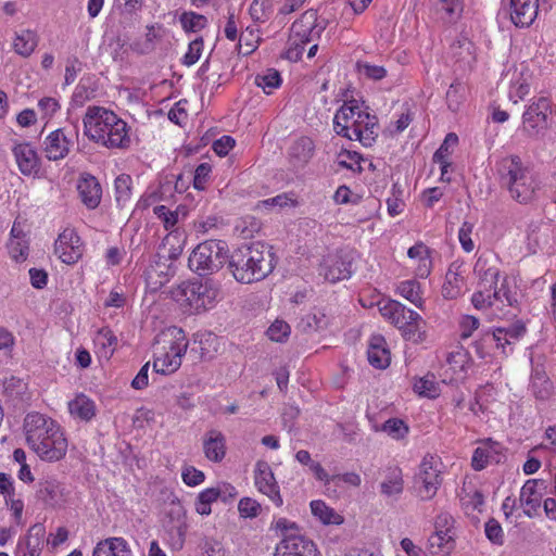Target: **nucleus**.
I'll return each mask as SVG.
<instances>
[{"label":"nucleus","mask_w":556,"mask_h":556,"mask_svg":"<svg viewBox=\"0 0 556 556\" xmlns=\"http://www.w3.org/2000/svg\"><path fill=\"white\" fill-rule=\"evenodd\" d=\"M203 451L205 457L212 462H220L226 454V440L218 430H210L203 439Z\"/></svg>","instance_id":"nucleus-30"},{"label":"nucleus","mask_w":556,"mask_h":556,"mask_svg":"<svg viewBox=\"0 0 556 556\" xmlns=\"http://www.w3.org/2000/svg\"><path fill=\"white\" fill-rule=\"evenodd\" d=\"M219 292L215 280H181L173 298L186 311L199 314L215 306Z\"/></svg>","instance_id":"nucleus-5"},{"label":"nucleus","mask_w":556,"mask_h":556,"mask_svg":"<svg viewBox=\"0 0 556 556\" xmlns=\"http://www.w3.org/2000/svg\"><path fill=\"white\" fill-rule=\"evenodd\" d=\"M249 13L254 22L264 23L273 13L271 3L269 0H253Z\"/></svg>","instance_id":"nucleus-48"},{"label":"nucleus","mask_w":556,"mask_h":556,"mask_svg":"<svg viewBox=\"0 0 556 556\" xmlns=\"http://www.w3.org/2000/svg\"><path fill=\"white\" fill-rule=\"evenodd\" d=\"M511 280H495L488 288L478 290L471 296L473 306L482 309L494 306L502 309L504 306H511L517 303L518 294Z\"/></svg>","instance_id":"nucleus-9"},{"label":"nucleus","mask_w":556,"mask_h":556,"mask_svg":"<svg viewBox=\"0 0 556 556\" xmlns=\"http://www.w3.org/2000/svg\"><path fill=\"white\" fill-rule=\"evenodd\" d=\"M458 142V137L456 134L450 132L446 135L443 143L433 154V162L435 163H445V161H450L451 151L450 148L456 146Z\"/></svg>","instance_id":"nucleus-55"},{"label":"nucleus","mask_w":556,"mask_h":556,"mask_svg":"<svg viewBox=\"0 0 556 556\" xmlns=\"http://www.w3.org/2000/svg\"><path fill=\"white\" fill-rule=\"evenodd\" d=\"M404 491L403 472L400 467H389L383 471L380 493L388 498L397 500Z\"/></svg>","instance_id":"nucleus-25"},{"label":"nucleus","mask_w":556,"mask_h":556,"mask_svg":"<svg viewBox=\"0 0 556 556\" xmlns=\"http://www.w3.org/2000/svg\"><path fill=\"white\" fill-rule=\"evenodd\" d=\"M260 229L261 223L252 216L244 217L241 223L236 226V230L244 239L253 238L254 233L258 232Z\"/></svg>","instance_id":"nucleus-59"},{"label":"nucleus","mask_w":556,"mask_h":556,"mask_svg":"<svg viewBox=\"0 0 556 556\" xmlns=\"http://www.w3.org/2000/svg\"><path fill=\"white\" fill-rule=\"evenodd\" d=\"M254 482L257 490L265 494L276 506L283 504L279 486L270 466L265 462H258L255 466Z\"/></svg>","instance_id":"nucleus-16"},{"label":"nucleus","mask_w":556,"mask_h":556,"mask_svg":"<svg viewBox=\"0 0 556 556\" xmlns=\"http://www.w3.org/2000/svg\"><path fill=\"white\" fill-rule=\"evenodd\" d=\"M311 510L325 525H341L343 522V517L323 501H312Z\"/></svg>","instance_id":"nucleus-39"},{"label":"nucleus","mask_w":556,"mask_h":556,"mask_svg":"<svg viewBox=\"0 0 556 556\" xmlns=\"http://www.w3.org/2000/svg\"><path fill=\"white\" fill-rule=\"evenodd\" d=\"M181 478L187 485L197 486L204 482L205 475L193 466H188L182 469Z\"/></svg>","instance_id":"nucleus-64"},{"label":"nucleus","mask_w":556,"mask_h":556,"mask_svg":"<svg viewBox=\"0 0 556 556\" xmlns=\"http://www.w3.org/2000/svg\"><path fill=\"white\" fill-rule=\"evenodd\" d=\"M414 391L421 396L434 399L439 395V387L433 375H427L417 379L414 383Z\"/></svg>","instance_id":"nucleus-45"},{"label":"nucleus","mask_w":556,"mask_h":556,"mask_svg":"<svg viewBox=\"0 0 556 556\" xmlns=\"http://www.w3.org/2000/svg\"><path fill=\"white\" fill-rule=\"evenodd\" d=\"M8 252L15 262L25 261L28 255V239H9Z\"/></svg>","instance_id":"nucleus-53"},{"label":"nucleus","mask_w":556,"mask_h":556,"mask_svg":"<svg viewBox=\"0 0 556 556\" xmlns=\"http://www.w3.org/2000/svg\"><path fill=\"white\" fill-rule=\"evenodd\" d=\"M92 556H134V553L124 538L112 536L99 541L93 547Z\"/></svg>","instance_id":"nucleus-28"},{"label":"nucleus","mask_w":556,"mask_h":556,"mask_svg":"<svg viewBox=\"0 0 556 556\" xmlns=\"http://www.w3.org/2000/svg\"><path fill=\"white\" fill-rule=\"evenodd\" d=\"M78 137L76 129L66 131L65 128H59L50 132L43 141V152L49 161H60L65 159L71 148L74 146V139Z\"/></svg>","instance_id":"nucleus-13"},{"label":"nucleus","mask_w":556,"mask_h":556,"mask_svg":"<svg viewBox=\"0 0 556 556\" xmlns=\"http://www.w3.org/2000/svg\"><path fill=\"white\" fill-rule=\"evenodd\" d=\"M291 328L285 320L276 319L267 329V336L271 341L285 342L289 338Z\"/></svg>","instance_id":"nucleus-54"},{"label":"nucleus","mask_w":556,"mask_h":556,"mask_svg":"<svg viewBox=\"0 0 556 556\" xmlns=\"http://www.w3.org/2000/svg\"><path fill=\"white\" fill-rule=\"evenodd\" d=\"M464 1L465 0H438L437 9L445 12L451 20H456L463 13Z\"/></svg>","instance_id":"nucleus-58"},{"label":"nucleus","mask_w":556,"mask_h":556,"mask_svg":"<svg viewBox=\"0 0 556 556\" xmlns=\"http://www.w3.org/2000/svg\"><path fill=\"white\" fill-rule=\"evenodd\" d=\"M500 262L495 255L482 254L478 257L473 273L478 278H498Z\"/></svg>","instance_id":"nucleus-36"},{"label":"nucleus","mask_w":556,"mask_h":556,"mask_svg":"<svg viewBox=\"0 0 556 556\" xmlns=\"http://www.w3.org/2000/svg\"><path fill=\"white\" fill-rule=\"evenodd\" d=\"M381 430L394 440L403 439L408 433V427L397 418H390L383 425Z\"/></svg>","instance_id":"nucleus-52"},{"label":"nucleus","mask_w":556,"mask_h":556,"mask_svg":"<svg viewBox=\"0 0 556 556\" xmlns=\"http://www.w3.org/2000/svg\"><path fill=\"white\" fill-rule=\"evenodd\" d=\"M501 11L520 28L532 25L539 12V0H501Z\"/></svg>","instance_id":"nucleus-11"},{"label":"nucleus","mask_w":556,"mask_h":556,"mask_svg":"<svg viewBox=\"0 0 556 556\" xmlns=\"http://www.w3.org/2000/svg\"><path fill=\"white\" fill-rule=\"evenodd\" d=\"M228 257V245L223 240H205L197 245L188 260L191 270L200 277L215 274Z\"/></svg>","instance_id":"nucleus-7"},{"label":"nucleus","mask_w":556,"mask_h":556,"mask_svg":"<svg viewBox=\"0 0 556 556\" xmlns=\"http://www.w3.org/2000/svg\"><path fill=\"white\" fill-rule=\"evenodd\" d=\"M378 307L381 316L396 328L407 324V319L418 317L417 312L406 308L403 304L393 300L381 301L378 303Z\"/></svg>","instance_id":"nucleus-22"},{"label":"nucleus","mask_w":556,"mask_h":556,"mask_svg":"<svg viewBox=\"0 0 556 556\" xmlns=\"http://www.w3.org/2000/svg\"><path fill=\"white\" fill-rule=\"evenodd\" d=\"M153 213L163 223L166 230L169 232L176 231V226L179 223L178 212L172 211L165 205H156Z\"/></svg>","instance_id":"nucleus-47"},{"label":"nucleus","mask_w":556,"mask_h":556,"mask_svg":"<svg viewBox=\"0 0 556 556\" xmlns=\"http://www.w3.org/2000/svg\"><path fill=\"white\" fill-rule=\"evenodd\" d=\"M271 529L281 538L280 542L289 540V538H306L303 535L294 521L280 517L274 519Z\"/></svg>","instance_id":"nucleus-40"},{"label":"nucleus","mask_w":556,"mask_h":556,"mask_svg":"<svg viewBox=\"0 0 556 556\" xmlns=\"http://www.w3.org/2000/svg\"><path fill=\"white\" fill-rule=\"evenodd\" d=\"M539 480H528L520 490L519 501L526 516L532 518L538 515L542 494L538 491Z\"/></svg>","instance_id":"nucleus-26"},{"label":"nucleus","mask_w":556,"mask_h":556,"mask_svg":"<svg viewBox=\"0 0 556 556\" xmlns=\"http://www.w3.org/2000/svg\"><path fill=\"white\" fill-rule=\"evenodd\" d=\"M525 333V324L521 320H516L508 327L495 328L491 339L503 354L508 355L513 351L511 345L519 341Z\"/></svg>","instance_id":"nucleus-19"},{"label":"nucleus","mask_w":556,"mask_h":556,"mask_svg":"<svg viewBox=\"0 0 556 556\" xmlns=\"http://www.w3.org/2000/svg\"><path fill=\"white\" fill-rule=\"evenodd\" d=\"M261 510V504L254 498L242 497L238 503V511L242 518H255Z\"/></svg>","instance_id":"nucleus-57"},{"label":"nucleus","mask_w":556,"mask_h":556,"mask_svg":"<svg viewBox=\"0 0 556 556\" xmlns=\"http://www.w3.org/2000/svg\"><path fill=\"white\" fill-rule=\"evenodd\" d=\"M220 222V218L215 215L199 217L193 222V230L198 237L204 236L211 230L217 229Z\"/></svg>","instance_id":"nucleus-56"},{"label":"nucleus","mask_w":556,"mask_h":556,"mask_svg":"<svg viewBox=\"0 0 556 556\" xmlns=\"http://www.w3.org/2000/svg\"><path fill=\"white\" fill-rule=\"evenodd\" d=\"M505 459L504 446L492 439L479 442L471 457V466L476 471L483 470L489 465L500 464Z\"/></svg>","instance_id":"nucleus-15"},{"label":"nucleus","mask_w":556,"mask_h":556,"mask_svg":"<svg viewBox=\"0 0 556 556\" xmlns=\"http://www.w3.org/2000/svg\"><path fill=\"white\" fill-rule=\"evenodd\" d=\"M83 123L85 135L98 144L109 149H126L130 146L127 123L111 110L88 106Z\"/></svg>","instance_id":"nucleus-2"},{"label":"nucleus","mask_w":556,"mask_h":556,"mask_svg":"<svg viewBox=\"0 0 556 556\" xmlns=\"http://www.w3.org/2000/svg\"><path fill=\"white\" fill-rule=\"evenodd\" d=\"M314 295L312 288L306 285L299 286L294 291L290 293V296L285 303V308L288 311H294L295 306L305 304Z\"/></svg>","instance_id":"nucleus-46"},{"label":"nucleus","mask_w":556,"mask_h":556,"mask_svg":"<svg viewBox=\"0 0 556 556\" xmlns=\"http://www.w3.org/2000/svg\"><path fill=\"white\" fill-rule=\"evenodd\" d=\"M188 346L187 336L179 327L174 326L159 333L154 339V370L162 375L177 371Z\"/></svg>","instance_id":"nucleus-4"},{"label":"nucleus","mask_w":556,"mask_h":556,"mask_svg":"<svg viewBox=\"0 0 556 556\" xmlns=\"http://www.w3.org/2000/svg\"><path fill=\"white\" fill-rule=\"evenodd\" d=\"M407 255L410 258H419L421 266L419 268V278H426L429 275L428 266L430 264L427 257V247L422 243L415 244L408 249Z\"/></svg>","instance_id":"nucleus-51"},{"label":"nucleus","mask_w":556,"mask_h":556,"mask_svg":"<svg viewBox=\"0 0 556 556\" xmlns=\"http://www.w3.org/2000/svg\"><path fill=\"white\" fill-rule=\"evenodd\" d=\"M549 103L546 98H539L532 102L522 115L523 129L530 136L536 135L547 125V111Z\"/></svg>","instance_id":"nucleus-18"},{"label":"nucleus","mask_w":556,"mask_h":556,"mask_svg":"<svg viewBox=\"0 0 556 556\" xmlns=\"http://www.w3.org/2000/svg\"><path fill=\"white\" fill-rule=\"evenodd\" d=\"M180 23L186 31L197 33L206 26L207 18L194 12H185L180 16Z\"/></svg>","instance_id":"nucleus-49"},{"label":"nucleus","mask_w":556,"mask_h":556,"mask_svg":"<svg viewBox=\"0 0 556 556\" xmlns=\"http://www.w3.org/2000/svg\"><path fill=\"white\" fill-rule=\"evenodd\" d=\"M469 365V355L463 349L451 352L446 358L447 370L452 371L451 379L454 380L465 378Z\"/></svg>","instance_id":"nucleus-35"},{"label":"nucleus","mask_w":556,"mask_h":556,"mask_svg":"<svg viewBox=\"0 0 556 556\" xmlns=\"http://www.w3.org/2000/svg\"><path fill=\"white\" fill-rule=\"evenodd\" d=\"M529 390L531 394L539 401H546L551 397L553 392V384L542 367H533Z\"/></svg>","instance_id":"nucleus-32"},{"label":"nucleus","mask_w":556,"mask_h":556,"mask_svg":"<svg viewBox=\"0 0 556 556\" xmlns=\"http://www.w3.org/2000/svg\"><path fill=\"white\" fill-rule=\"evenodd\" d=\"M77 191L87 208L94 210L99 206L102 198V188L94 176L83 174L77 184Z\"/></svg>","instance_id":"nucleus-23"},{"label":"nucleus","mask_w":556,"mask_h":556,"mask_svg":"<svg viewBox=\"0 0 556 556\" xmlns=\"http://www.w3.org/2000/svg\"><path fill=\"white\" fill-rule=\"evenodd\" d=\"M275 556H321V554L308 538H289L277 544Z\"/></svg>","instance_id":"nucleus-21"},{"label":"nucleus","mask_w":556,"mask_h":556,"mask_svg":"<svg viewBox=\"0 0 556 556\" xmlns=\"http://www.w3.org/2000/svg\"><path fill=\"white\" fill-rule=\"evenodd\" d=\"M54 252L62 263L75 264L84 254V244L73 228H65L55 240Z\"/></svg>","instance_id":"nucleus-14"},{"label":"nucleus","mask_w":556,"mask_h":556,"mask_svg":"<svg viewBox=\"0 0 556 556\" xmlns=\"http://www.w3.org/2000/svg\"><path fill=\"white\" fill-rule=\"evenodd\" d=\"M255 84L269 94L281 85L280 73L275 68H268L264 73L256 75Z\"/></svg>","instance_id":"nucleus-44"},{"label":"nucleus","mask_w":556,"mask_h":556,"mask_svg":"<svg viewBox=\"0 0 556 556\" xmlns=\"http://www.w3.org/2000/svg\"><path fill=\"white\" fill-rule=\"evenodd\" d=\"M356 67L362 76L374 81L383 79L388 74L383 66L370 64L368 62H357Z\"/></svg>","instance_id":"nucleus-50"},{"label":"nucleus","mask_w":556,"mask_h":556,"mask_svg":"<svg viewBox=\"0 0 556 556\" xmlns=\"http://www.w3.org/2000/svg\"><path fill=\"white\" fill-rule=\"evenodd\" d=\"M406 321L407 324L399 328L404 339L415 344L424 342L426 340V324L420 315L418 314L417 318L407 319Z\"/></svg>","instance_id":"nucleus-38"},{"label":"nucleus","mask_w":556,"mask_h":556,"mask_svg":"<svg viewBox=\"0 0 556 556\" xmlns=\"http://www.w3.org/2000/svg\"><path fill=\"white\" fill-rule=\"evenodd\" d=\"M442 462L439 456L427 454L414 477V490L421 501L433 498L442 484Z\"/></svg>","instance_id":"nucleus-8"},{"label":"nucleus","mask_w":556,"mask_h":556,"mask_svg":"<svg viewBox=\"0 0 556 556\" xmlns=\"http://www.w3.org/2000/svg\"><path fill=\"white\" fill-rule=\"evenodd\" d=\"M368 362L378 369H384L390 365V352L386 348V340L381 336H372L367 351Z\"/></svg>","instance_id":"nucleus-33"},{"label":"nucleus","mask_w":556,"mask_h":556,"mask_svg":"<svg viewBox=\"0 0 556 556\" xmlns=\"http://www.w3.org/2000/svg\"><path fill=\"white\" fill-rule=\"evenodd\" d=\"M37 45V34L30 29H25L16 34L13 41V49L18 55L27 58L35 51Z\"/></svg>","instance_id":"nucleus-37"},{"label":"nucleus","mask_w":556,"mask_h":556,"mask_svg":"<svg viewBox=\"0 0 556 556\" xmlns=\"http://www.w3.org/2000/svg\"><path fill=\"white\" fill-rule=\"evenodd\" d=\"M455 547L454 519L448 513H441L434 520V532L428 539L432 555H448Z\"/></svg>","instance_id":"nucleus-10"},{"label":"nucleus","mask_w":556,"mask_h":556,"mask_svg":"<svg viewBox=\"0 0 556 556\" xmlns=\"http://www.w3.org/2000/svg\"><path fill=\"white\" fill-rule=\"evenodd\" d=\"M46 540V528L42 523L33 525L16 544L15 553L25 556H40Z\"/></svg>","instance_id":"nucleus-20"},{"label":"nucleus","mask_w":556,"mask_h":556,"mask_svg":"<svg viewBox=\"0 0 556 556\" xmlns=\"http://www.w3.org/2000/svg\"><path fill=\"white\" fill-rule=\"evenodd\" d=\"M396 290L401 296L405 298L416 306L421 305L422 291L418 280H401Z\"/></svg>","instance_id":"nucleus-41"},{"label":"nucleus","mask_w":556,"mask_h":556,"mask_svg":"<svg viewBox=\"0 0 556 556\" xmlns=\"http://www.w3.org/2000/svg\"><path fill=\"white\" fill-rule=\"evenodd\" d=\"M131 177L121 175L114 181L115 200L119 206H125L131 198Z\"/></svg>","instance_id":"nucleus-42"},{"label":"nucleus","mask_w":556,"mask_h":556,"mask_svg":"<svg viewBox=\"0 0 556 556\" xmlns=\"http://www.w3.org/2000/svg\"><path fill=\"white\" fill-rule=\"evenodd\" d=\"M484 532L486 538L497 545H502L504 542V532L502 526L495 519H490L485 522Z\"/></svg>","instance_id":"nucleus-61"},{"label":"nucleus","mask_w":556,"mask_h":556,"mask_svg":"<svg viewBox=\"0 0 556 556\" xmlns=\"http://www.w3.org/2000/svg\"><path fill=\"white\" fill-rule=\"evenodd\" d=\"M352 134L364 147L374 146L379 135L377 116L368 112H357V117L352 124Z\"/></svg>","instance_id":"nucleus-17"},{"label":"nucleus","mask_w":556,"mask_h":556,"mask_svg":"<svg viewBox=\"0 0 556 556\" xmlns=\"http://www.w3.org/2000/svg\"><path fill=\"white\" fill-rule=\"evenodd\" d=\"M465 91L466 87L462 81L455 80L451 84L446 91V103L452 112H457L460 109L465 100Z\"/></svg>","instance_id":"nucleus-43"},{"label":"nucleus","mask_w":556,"mask_h":556,"mask_svg":"<svg viewBox=\"0 0 556 556\" xmlns=\"http://www.w3.org/2000/svg\"><path fill=\"white\" fill-rule=\"evenodd\" d=\"M357 112H361V110L354 102L344 103L338 110L333 118V129L339 136L354 140L352 127H350L349 123L350 121L353 123L354 119H356L355 116L357 117Z\"/></svg>","instance_id":"nucleus-27"},{"label":"nucleus","mask_w":556,"mask_h":556,"mask_svg":"<svg viewBox=\"0 0 556 556\" xmlns=\"http://www.w3.org/2000/svg\"><path fill=\"white\" fill-rule=\"evenodd\" d=\"M325 28V21H319L317 11L311 9L305 11L299 20L293 22L290 35L293 36V42L303 40L309 43L317 41Z\"/></svg>","instance_id":"nucleus-12"},{"label":"nucleus","mask_w":556,"mask_h":556,"mask_svg":"<svg viewBox=\"0 0 556 556\" xmlns=\"http://www.w3.org/2000/svg\"><path fill=\"white\" fill-rule=\"evenodd\" d=\"M315 152L314 141L306 136L300 137L289 148V162L293 168H304L312 160Z\"/></svg>","instance_id":"nucleus-24"},{"label":"nucleus","mask_w":556,"mask_h":556,"mask_svg":"<svg viewBox=\"0 0 556 556\" xmlns=\"http://www.w3.org/2000/svg\"><path fill=\"white\" fill-rule=\"evenodd\" d=\"M93 344L98 357L109 361L118 345V339L110 328L104 327L96 333Z\"/></svg>","instance_id":"nucleus-31"},{"label":"nucleus","mask_w":556,"mask_h":556,"mask_svg":"<svg viewBox=\"0 0 556 556\" xmlns=\"http://www.w3.org/2000/svg\"><path fill=\"white\" fill-rule=\"evenodd\" d=\"M26 443L42 460L59 462L65 457L68 442L63 428L50 417L29 413L24 419Z\"/></svg>","instance_id":"nucleus-1"},{"label":"nucleus","mask_w":556,"mask_h":556,"mask_svg":"<svg viewBox=\"0 0 556 556\" xmlns=\"http://www.w3.org/2000/svg\"><path fill=\"white\" fill-rule=\"evenodd\" d=\"M500 184L509 197L520 204H528L535 200L540 190V182L518 155L503 157L497 164Z\"/></svg>","instance_id":"nucleus-3"},{"label":"nucleus","mask_w":556,"mask_h":556,"mask_svg":"<svg viewBox=\"0 0 556 556\" xmlns=\"http://www.w3.org/2000/svg\"><path fill=\"white\" fill-rule=\"evenodd\" d=\"M275 267L274 254L269 248L254 243L245 252L239 251L231 255L229 268L233 278H243L245 275L267 278Z\"/></svg>","instance_id":"nucleus-6"},{"label":"nucleus","mask_w":556,"mask_h":556,"mask_svg":"<svg viewBox=\"0 0 556 556\" xmlns=\"http://www.w3.org/2000/svg\"><path fill=\"white\" fill-rule=\"evenodd\" d=\"M13 154L22 174L31 175L38 172L39 159L29 143L16 144L13 148Z\"/></svg>","instance_id":"nucleus-29"},{"label":"nucleus","mask_w":556,"mask_h":556,"mask_svg":"<svg viewBox=\"0 0 556 556\" xmlns=\"http://www.w3.org/2000/svg\"><path fill=\"white\" fill-rule=\"evenodd\" d=\"M201 549L205 556H225V549L220 541L205 536L201 543Z\"/></svg>","instance_id":"nucleus-63"},{"label":"nucleus","mask_w":556,"mask_h":556,"mask_svg":"<svg viewBox=\"0 0 556 556\" xmlns=\"http://www.w3.org/2000/svg\"><path fill=\"white\" fill-rule=\"evenodd\" d=\"M203 46L204 43L202 38H195L192 40L188 46V51L182 58V64L187 66L195 64L202 54Z\"/></svg>","instance_id":"nucleus-60"},{"label":"nucleus","mask_w":556,"mask_h":556,"mask_svg":"<svg viewBox=\"0 0 556 556\" xmlns=\"http://www.w3.org/2000/svg\"><path fill=\"white\" fill-rule=\"evenodd\" d=\"M68 409L73 417L88 421L96 415V404L85 394H77L68 402Z\"/></svg>","instance_id":"nucleus-34"},{"label":"nucleus","mask_w":556,"mask_h":556,"mask_svg":"<svg viewBox=\"0 0 556 556\" xmlns=\"http://www.w3.org/2000/svg\"><path fill=\"white\" fill-rule=\"evenodd\" d=\"M212 167L208 163H201L194 170L193 187L198 190H204L210 180Z\"/></svg>","instance_id":"nucleus-62"}]
</instances>
